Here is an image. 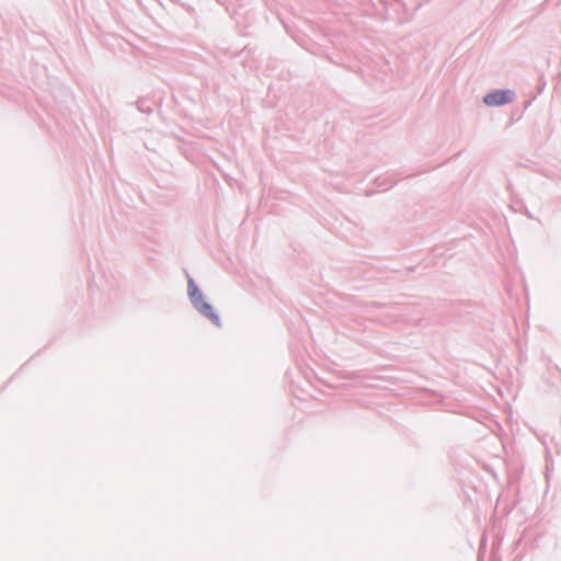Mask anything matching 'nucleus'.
Instances as JSON below:
<instances>
[{
	"instance_id": "f257e3e1",
	"label": "nucleus",
	"mask_w": 561,
	"mask_h": 561,
	"mask_svg": "<svg viewBox=\"0 0 561 561\" xmlns=\"http://www.w3.org/2000/svg\"><path fill=\"white\" fill-rule=\"evenodd\" d=\"M188 295L194 306L206 317L218 323V317L214 313L213 307L204 301L202 293L192 279H188Z\"/></svg>"
},
{
	"instance_id": "7ed1b4c3",
	"label": "nucleus",
	"mask_w": 561,
	"mask_h": 561,
	"mask_svg": "<svg viewBox=\"0 0 561 561\" xmlns=\"http://www.w3.org/2000/svg\"><path fill=\"white\" fill-rule=\"evenodd\" d=\"M376 182H377V185L379 187H383V190H388L389 187H391L396 183V182L391 181L388 184H386L383 181L381 182L380 179H377Z\"/></svg>"
},
{
	"instance_id": "20e7f679",
	"label": "nucleus",
	"mask_w": 561,
	"mask_h": 561,
	"mask_svg": "<svg viewBox=\"0 0 561 561\" xmlns=\"http://www.w3.org/2000/svg\"><path fill=\"white\" fill-rule=\"evenodd\" d=\"M138 110L147 113L151 112V108L149 106L146 107L145 101L142 100L138 101Z\"/></svg>"
},
{
	"instance_id": "f03ea898",
	"label": "nucleus",
	"mask_w": 561,
	"mask_h": 561,
	"mask_svg": "<svg viewBox=\"0 0 561 561\" xmlns=\"http://www.w3.org/2000/svg\"><path fill=\"white\" fill-rule=\"evenodd\" d=\"M515 92L512 90H494L483 96V103L488 106H502L513 102Z\"/></svg>"
}]
</instances>
